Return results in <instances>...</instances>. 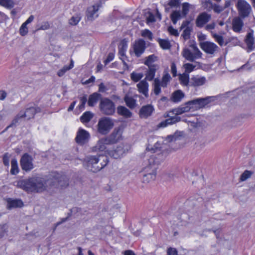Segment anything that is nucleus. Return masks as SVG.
<instances>
[{"mask_svg": "<svg viewBox=\"0 0 255 255\" xmlns=\"http://www.w3.org/2000/svg\"><path fill=\"white\" fill-rule=\"evenodd\" d=\"M14 184L17 188L27 192H40L46 190L48 185L56 188H63L68 185V179L66 175L59 173H53L46 179L40 177H34L20 180Z\"/></svg>", "mask_w": 255, "mask_h": 255, "instance_id": "obj_1", "label": "nucleus"}, {"mask_svg": "<svg viewBox=\"0 0 255 255\" xmlns=\"http://www.w3.org/2000/svg\"><path fill=\"white\" fill-rule=\"evenodd\" d=\"M163 160V154L151 155L148 159V165L145 167L143 172L142 180L144 182L148 183L155 179L156 175V166Z\"/></svg>", "mask_w": 255, "mask_h": 255, "instance_id": "obj_2", "label": "nucleus"}, {"mask_svg": "<svg viewBox=\"0 0 255 255\" xmlns=\"http://www.w3.org/2000/svg\"><path fill=\"white\" fill-rule=\"evenodd\" d=\"M108 162L106 156H88L84 159V165L88 170L96 173L105 167Z\"/></svg>", "mask_w": 255, "mask_h": 255, "instance_id": "obj_3", "label": "nucleus"}, {"mask_svg": "<svg viewBox=\"0 0 255 255\" xmlns=\"http://www.w3.org/2000/svg\"><path fill=\"white\" fill-rule=\"evenodd\" d=\"M189 47L190 48H184L182 52V55L186 60L193 62L202 57V53L196 44H191Z\"/></svg>", "mask_w": 255, "mask_h": 255, "instance_id": "obj_4", "label": "nucleus"}, {"mask_svg": "<svg viewBox=\"0 0 255 255\" xmlns=\"http://www.w3.org/2000/svg\"><path fill=\"white\" fill-rule=\"evenodd\" d=\"M99 109L104 115H112L115 112V104L110 99L103 98L100 100Z\"/></svg>", "mask_w": 255, "mask_h": 255, "instance_id": "obj_5", "label": "nucleus"}, {"mask_svg": "<svg viewBox=\"0 0 255 255\" xmlns=\"http://www.w3.org/2000/svg\"><path fill=\"white\" fill-rule=\"evenodd\" d=\"M113 120L108 117L100 119L98 123L97 130L99 133L102 135L108 134L114 127Z\"/></svg>", "mask_w": 255, "mask_h": 255, "instance_id": "obj_6", "label": "nucleus"}, {"mask_svg": "<svg viewBox=\"0 0 255 255\" xmlns=\"http://www.w3.org/2000/svg\"><path fill=\"white\" fill-rule=\"evenodd\" d=\"M236 6L239 15L242 18H244L249 16L252 10V8L248 2L245 0H238Z\"/></svg>", "mask_w": 255, "mask_h": 255, "instance_id": "obj_7", "label": "nucleus"}, {"mask_svg": "<svg viewBox=\"0 0 255 255\" xmlns=\"http://www.w3.org/2000/svg\"><path fill=\"white\" fill-rule=\"evenodd\" d=\"M131 47L136 57H139L146 49L145 41L143 39L136 40L132 44Z\"/></svg>", "mask_w": 255, "mask_h": 255, "instance_id": "obj_8", "label": "nucleus"}, {"mask_svg": "<svg viewBox=\"0 0 255 255\" xmlns=\"http://www.w3.org/2000/svg\"><path fill=\"white\" fill-rule=\"evenodd\" d=\"M33 158L27 153H24L21 157L20 163L22 169L26 172L31 171L33 168Z\"/></svg>", "mask_w": 255, "mask_h": 255, "instance_id": "obj_9", "label": "nucleus"}, {"mask_svg": "<svg viewBox=\"0 0 255 255\" xmlns=\"http://www.w3.org/2000/svg\"><path fill=\"white\" fill-rule=\"evenodd\" d=\"M101 6V3H97L87 8L86 16L88 20L93 21L98 17V11Z\"/></svg>", "mask_w": 255, "mask_h": 255, "instance_id": "obj_10", "label": "nucleus"}, {"mask_svg": "<svg viewBox=\"0 0 255 255\" xmlns=\"http://www.w3.org/2000/svg\"><path fill=\"white\" fill-rule=\"evenodd\" d=\"M105 151L110 156L115 159H118L122 157L128 151V149H125L124 144H121L113 150H106Z\"/></svg>", "mask_w": 255, "mask_h": 255, "instance_id": "obj_11", "label": "nucleus"}, {"mask_svg": "<svg viewBox=\"0 0 255 255\" xmlns=\"http://www.w3.org/2000/svg\"><path fill=\"white\" fill-rule=\"evenodd\" d=\"M211 19V15L206 12H203L200 13L197 17L195 20V24L197 27L202 28Z\"/></svg>", "mask_w": 255, "mask_h": 255, "instance_id": "obj_12", "label": "nucleus"}, {"mask_svg": "<svg viewBox=\"0 0 255 255\" xmlns=\"http://www.w3.org/2000/svg\"><path fill=\"white\" fill-rule=\"evenodd\" d=\"M201 48L206 53L213 54L218 50V46L214 43L210 41H204L200 43Z\"/></svg>", "mask_w": 255, "mask_h": 255, "instance_id": "obj_13", "label": "nucleus"}, {"mask_svg": "<svg viewBox=\"0 0 255 255\" xmlns=\"http://www.w3.org/2000/svg\"><path fill=\"white\" fill-rule=\"evenodd\" d=\"M190 21H183L180 27V30L184 29L182 34V36L184 40H187L190 37L191 32L193 30V28L192 26L190 25Z\"/></svg>", "mask_w": 255, "mask_h": 255, "instance_id": "obj_14", "label": "nucleus"}, {"mask_svg": "<svg viewBox=\"0 0 255 255\" xmlns=\"http://www.w3.org/2000/svg\"><path fill=\"white\" fill-rule=\"evenodd\" d=\"M154 109L151 105L142 106L139 111V116L141 119H147L151 116Z\"/></svg>", "mask_w": 255, "mask_h": 255, "instance_id": "obj_15", "label": "nucleus"}, {"mask_svg": "<svg viewBox=\"0 0 255 255\" xmlns=\"http://www.w3.org/2000/svg\"><path fill=\"white\" fill-rule=\"evenodd\" d=\"M206 78L199 75L193 76L190 78V87H197L203 86L206 82Z\"/></svg>", "mask_w": 255, "mask_h": 255, "instance_id": "obj_16", "label": "nucleus"}, {"mask_svg": "<svg viewBox=\"0 0 255 255\" xmlns=\"http://www.w3.org/2000/svg\"><path fill=\"white\" fill-rule=\"evenodd\" d=\"M109 145H111V144H110L107 138H103L98 141L96 145L93 147L92 150L93 151H103L107 149V146Z\"/></svg>", "mask_w": 255, "mask_h": 255, "instance_id": "obj_17", "label": "nucleus"}, {"mask_svg": "<svg viewBox=\"0 0 255 255\" xmlns=\"http://www.w3.org/2000/svg\"><path fill=\"white\" fill-rule=\"evenodd\" d=\"M89 137V132L84 129H81L78 131L75 140L78 143L82 144L85 143Z\"/></svg>", "mask_w": 255, "mask_h": 255, "instance_id": "obj_18", "label": "nucleus"}, {"mask_svg": "<svg viewBox=\"0 0 255 255\" xmlns=\"http://www.w3.org/2000/svg\"><path fill=\"white\" fill-rule=\"evenodd\" d=\"M147 67L148 69L145 72L144 79L149 81H154L155 73L159 69V66L158 64H156Z\"/></svg>", "mask_w": 255, "mask_h": 255, "instance_id": "obj_19", "label": "nucleus"}, {"mask_svg": "<svg viewBox=\"0 0 255 255\" xmlns=\"http://www.w3.org/2000/svg\"><path fill=\"white\" fill-rule=\"evenodd\" d=\"M245 41L249 51H252L255 48V42L253 30H251L250 31L247 33Z\"/></svg>", "mask_w": 255, "mask_h": 255, "instance_id": "obj_20", "label": "nucleus"}, {"mask_svg": "<svg viewBox=\"0 0 255 255\" xmlns=\"http://www.w3.org/2000/svg\"><path fill=\"white\" fill-rule=\"evenodd\" d=\"M181 120V118L177 115L173 116L170 118H168L164 121L161 122L157 125V128H165L168 125L174 124Z\"/></svg>", "mask_w": 255, "mask_h": 255, "instance_id": "obj_21", "label": "nucleus"}, {"mask_svg": "<svg viewBox=\"0 0 255 255\" xmlns=\"http://www.w3.org/2000/svg\"><path fill=\"white\" fill-rule=\"evenodd\" d=\"M121 135L120 129H115L112 133L106 138L110 144H113L117 142L120 139Z\"/></svg>", "mask_w": 255, "mask_h": 255, "instance_id": "obj_22", "label": "nucleus"}, {"mask_svg": "<svg viewBox=\"0 0 255 255\" xmlns=\"http://www.w3.org/2000/svg\"><path fill=\"white\" fill-rule=\"evenodd\" d=\"M6 207L8 209L21 208L23 206V203L21 199H13L9 198L6 199Z\"/></svg>", "mask_w": 255, "mask_h": 255, "instance_id": "obj_23", "label": "nucleus"}, {"mask_svg": "<svg viewBox=\"0 0 255 255\" xmlns=\"http://www.w3.org/2000/svg\"><path fill=\"white\" fill-rule=\"evenodd\" d=\"M147 80L144 79L137 84V87L139 93L142 94L146 98L148 97V83Z\"/></svg>", "mask_w": 255, "mask_h": 255, "instance_id": "obj_24", "label": "nucleus"}, {"mask_svg": "<svg viewBox=\"0 0 255 255\" xmlns=\"http://www.w3.org/2000/svg\"><path fill=\"white\" fill-rule=\"evenodd\" d=\"M215 99V97L213 96H208L205 98H196V99L198 109H200L205 107L212 101H214Z\"/></svg>", "mask_w": 255, "mask_h": 255, "instance_id": "obj_25", "label": "nucleus"}, {"mask_svg": "<svg viewBox=\"0 0 255 255\" xmlns=\"http://www.w3.org/2000/svg\"><path fill=\"white\" fill-rule=\"evenodd\" d=\"M204 6L212 9L217 13H220L225 9L224 6L216 3H213L211 0H206L204 1Z\"/></svg>", "mask_w": 255, "mask_h": 255, "instance_id": "obj_26", "label": "nucleus"}, {"mask_svg": "<svg viewBox=\"0 0 255 255\" xmlns=\"http://www.w3.org/2000/svg\"><path fill=\"white\" fill-rule=\"evenodd\" d=\"M36 113V109L34 107H32L26 109L25 112L20 111L19 113V116L22 117V118H25L27 120H29L33 118Z\"/></svg>", "mask_w": 255, "mask_h": 255, "instance_id": "obj_27", "label": "nucleus"}, {"mask_svg": "<svg viewBox=\"0 0 255 255\" xmlns=\"http://www.w3.org/2000/svg\"><path fill=\"white\" fill-rule=\"evenodd\" d=\"M100 99H102V95L97 92L90 95L88 100V106L90 107L95 106Z\"/></svg>", "mask_w": 255, "mask_h": 255, "instance_id": "obj_28", "label": "nucleus"}, {"mask_svg": "<svg viewBox=\"0 0 255 255\" xmlns=\"http://www.w3.org/2000/svg\"><path fill=\"white\" fill-rule=\"evenodd\" d=\"M117 113L126 118H129L132 116V113L126 107L122 106L118 107Z\"/></svg>", "mask_w": 255, "mask_h": 255, "instance_id": "obj_29", "label": "nucleus"}, {"mask_svg": "<svg viewBox=\"0 0 255 255\" xmlns=\"http://www.w3.org/2000/svg\"><path fill=\"white\" fill-rule=\"evenodd\" d=\"M179 80L182 86L187 87H190V79L188 74L183 73L182 74H179Z\"/></svg>", "mask_w": 255, "mask_h": 255, "instance_id": "obj_30", "label": "nucleus"}, {"mask_svg": "<svg viewBox=\"0 0 255 255\" xmlns=\"http://www.w3.org/2000/svg\"><path fill=\"white\" fill-rule=\"evenodd\" d=\"M184 96V93L182 91L178 90L173 93L171 100L174 103H179Z\"/></svg>", "mask_w": 255, "mask_h": 255, "instance_id": "obj_31", "label": "nucleus"}, {"mask_svg": "<svg viewBox=\"0 0 255 255\" xmlns=\"http://www.w3.org/2000/svg\"><path fill=\"white\" fill-rule=\"evenodd\" d=\"M244 23L242 20L239 18H235L233 20V30L237 32H239L242 30Z\"/></svg>", "mask_w": 255, "mask_h": 255, "instance_id": "obj_32", "label": "nucleus"}, {"mask_svg": "<svg viewBox=\"0 0 255 255\" xmlns=\"http://www.w3.org/2000/svg\"><path fill=\"white\" fill-rule=\"evenodd\" d=\"M128 48V40L124 39L121 40L119 45V54L122 56H125L126 52Z\"/></svg>", "mask_w": 255, "mask_h": 255, "instance_id": "obj_33", "label": "nucleus"}, {"mask_svg": "<svg viewBox=\"0 0 255 255\" xmlns=\"http://www.w3.org/2000/svg\"><path fill=\"white\" fill-rule=\"evenodd\" d=\"M182 18L184 17L180 10H173L170 14L171 20L174 24H176L177 21Z\"/></svg>", "mask_w": 255, "mask_h": 255, "instance_id": "obj_34", "label": "nucleus"}, {"mask_svg": "<svg viewBox=\"0 0 255 255\" xmlns=\"http://www.w3.org/2000/svg\"><path fill=\"white\" fill-rule=\"evenodd\" d=\"M158 60V57L154 54L149 55L145 57V61L144 62V65L147 66H153V65H156L153 63Z\"/></svg>", "mask_w": 255, "mask_h": 255, "instance_id": "obj_35", "label": "nucleus"}, {"mask_svg": "<svg viewBox=\"0 0 255 255\" xmlns=\"http://www.w3.org/2000/svg\"><path fill=\"white\" fill-rule=\"evenodd\" d=\"M190 111H191L190 108H189V106L187 104V102L184 105H181L180 107L174 110V112L176 115H181Z\"/></svg>", "mask_w": 255, "mask_h": 255, "instance_id": "obj_36", "label": "nucleus"}, {"mask_svg": "<svg viewBox=\"0 0 255 255\" xmlns=\"http://www.w3.org/2000/svg\"><path fill=\"white\" fill-rule=\"evenodd\" d=\"M94 115L90 111L85 112L80 117V121L83 123H88L93 118Z\"/></svg>", "mask_w": 255, "mask_h": 255, "instance_id": "obj_37", "label": "nucleus"}, {"mask_svg": "<svg viewBox=\"0 0 255 255\" xmlns=\"http://www.w3.org/2000/svg\"><path fill=\"white\" fill-rule=\"evenodd\" d=\"M171 79V77L169 74L167 72L164 73L162 77L161 81H160L161 87L165 88L167 87L168 83Z\"/></svg>", "mask_w": 255, "mask_h": 255, "instance_id": "obj_38", "label": "nucleus"}, {"mask_svg": "<svg viewBox=\"0 0 255 255\" xmlns=\"http://www.w3.org/2000/svg\"><path fill=\"white\" fill-rule=\"evenodd\" d=\"M153 91L156 95H158L161 92L160 80L158 78H155L153 83Z\"/></svg>", "mask_w": 255, "mask_h": 255, "instance_id": "obj_39", "label": "nucleus"}, {"mask_svg": "<svg viewBox=\"0 0 255 255\" xmlns=\"http://www.w3.org/2000/svg\"><path fill=\"white\" fill-rule=\"evenodd\" d=\"M124 100L127 106L130 109H134L136 106V100L133 98L128 96H125Z\"/></svg>", "mask_w": 255, "mask_h": 255, "instance_id": "obj_40", "label": "nucleus"}, {"mask_svg": "<svg viewBox=\"0 0 255 255\" xmlns=\"http://www.w3.org/2000/svg\"><path fill=\"white\" fill-rule=\"evenodd\" d=\"M19 172L17 162L15 159H13L11 161L10 173L12 175H16Z\"/></svg>", "mask_w": 255, "mask_h": 255, "instance_id": "obj_41", "label": "nucleus"}, {"mask_svg": "<svg viewBox=\"0 0 255 255\" xmlns=\"http://www.w3.org/2000/svg\"><path fill=\"white\" fill-rule=\"evenodd\" d=\"M73 67H74V61L72 59H71L70 61V65L69 66H66V65L64 66L62 69H61L58 72V73H57L59 77L62 76L67 71L70 70Z\"/></svg>", "mask_w": 255, "mask_h": 255, "instance_id": "obj_42", "label": "nucleus"}, {"mask_svg": "<svg viewBox=\"0 0 255 255\" xmlns=\"http://www.w3.org/2000/svg\"><path fill=\"white\" fill-rule=\"evenodd\" d=\"M0 5L6 8L11 9L14 5L12 0H0Z\"/></svg>", "mask_w": 255, "mask_h": 255, "instance_id": "obj_43", "label": "nucleus"}, {"mask_svg": "<svg viewBox=\"0 0 255 255\" xmlns=\"http://www.w3.org/2000/svg\"><path fill=\"white\" fill-rule=\"evenodd\" d=\"M183 67L185 69L184 73H187L189 75V73L193 71L196 67V65L192 63H185L183 65Z\"/></svg>", "mask_w": 255, "mask_h": 255, "instance_id": "obj_44", "label": "nucleus"}, {"mask_svg": "<svg viewBox=\"0 0 255 255\" xmlns=\"http://www.w3.org/2000/svg\"><path fill=\"white\" fill-rule=\"evenodd\" d=\"M159 44L160 47L163 49H169L171 47V45L168 40L159 39Z\"/></svg>", "mask_w": 255, "mask_h": 255, "instance_id": "obj_45", "label": "nucleus"}, {"mask_svg": "<svg viewBox=\"0 0 255 255\" xmlns=\"http://www.w3.org/2000/svg\"><path fill=\"white\" fill-rule=\"evenodd\" d=\"M211 34L216 41L221 46H223L224 43V38L222 36L219 35L211 31Z\"/></svg>", "mask_w": 255, "mask_h": 255, "instance_id": "obj_46", "label": "nucleus"}, {"mask_svg": "<svg viewBox=\"0 0 255 255\" xmlns=\"http://www.w3.org/2000/svg\"><path fill=\"white\" fill-rule=\"evenodd\" d=\"M253 171L246 170L241 175L240 179L242 181H244L249 178L253 174Z\"/></svg>", "mask_w": 255, "mask_h": 255, "instance_id": "obj_47", "label": "nucleus"}, {"mask_svg": "<svg viewBox=\"0 0 255 255\" xmlns=\"http://www.w3.org/2000/svg\"><path fill=\"white\" fill-rule=\"evenodd\" d=\"M190 4L188 2H184L182 4V11L183 17H185L189 11Z\"/></svg>", "mask_w": 255, "mask_h": 255, "instance_id": "obj_48", "label": "nucleus"}, {"mask_svg": "<svg viewBox=\"0 0 255 255\" xmlns=\"http://www.w3.org/2000/svg\"><path fill=\"white\" fill-rule=\"evenodd\" d=\"M160 148V144L159 143H158V142H156L153 146H152L149 144L148 145V146L146 147V150L148 151H150L151 152H152L153 153H155V152L158 151V150L159 151Z\"/></svg>", "mask_w": 255, "mask_h": 255, "instance_id": "obj_49", "label": "nucleus"}, {"mask_svg": "<svg viewBox=\"0 0 255 255\" xmlns=\"http://www.w3.org/2000/svg\"><path fill=\"white\" fill-rule=\"evenodd\" d=\"M187 104L189 106L190 110L192 111H196L199 109L196 99L187 102Z\"/></svg>", "mask_w": 255, "mask_h": 255, "instance_id": "obj_50", "label": "nucleus"}, {"mask_svg": "<svg viewBox=\"0 0 255 255\" xmlns=\"http://www.w3.org/2000/svg\"><path fill=\"white\" fill-rule=\"evenodd\" d=\"M141 35L142 37L147 38L150 41L153 39L152 33L148 29H146L142 30Z\"/></svg>", "mask_w": 255, "mask_h": 255, "instance_id": "obj_51", "label": "nucleus"}, {"mask_svg": "<svg viewBox=\"0 0 255 255\" xmlns=\"http://www.w3.org/2000/svg\"><path fill=\"white\" fill-rule=\"evenodd\" d=\"M142 77L143 74L142 73H137L133 72L130 74L131 79L135 82L139 81Z\"/></svg>", "mask_w": 255, "mask_h": 255, "instance_id": "obj_52", "label": "nucleus"}, {"mask_svg": "<svg viewBox=\"0 0 255 255\" xmlns=\"http://www.w3.org/2000/svg\"><path fill=\"white\" fill-rule=\"evenodd\" d=\"M80 104L79 106V109L80 110L84 109L85 104L87 102V95H84L82 97H80Z\"/></svg>", "mask_w": 255, "mask_h": 255, "instance_id": "obj_53", "label": "nucleus"}, {"mask_svg": "<svg viewBox=\"0 0 255 255\" xmlns=\"http://www.w3.org/2000/svg\"><path fill=\"white\" fill-rule=\"evenodd\" d=\"M26 26L27 25L23 23L20 27L19 33L21 35L24 36L28 33V28Z\"/></svg>", "mask_w": 255, "mask_h": 255, "instance_id": "obj_54", "label": "nucleus"}, {"mask_svg": "<svg viewBox=\"0 0 255 255\" xmlns=\"http://www.w3.org/2000/svg\"><path fill=\"white\" fill-rule=\"evenodd\" d=\"M80 20V17L78 16H73L69 19V24L72 25H76Z\"/></svg>", "mask_w": 255, "mask_h": 255, "instance_id": "obj_55", "label": "nucleus"}, {"mask_svg": "<svg viewBox=\"0 0 255 255\" xmlns=\"http://www.w3.org/2000/svg\"><path fill=\"white\" fill-rule=\"evenodd\" d=\"M180 0H170L168 4L171 7H178L180 5Z\"/></svg>", "mask_w": 255, "mask_h": 255, "instance_id": "obj_56", "label": "nucleus"}, {"mask_svg": "<svg viewBox=\"0 0 255 255\" xmlns=\"http://www.w3.org/2000/svg\"><path fill=\"white\" fill-rule=\"evenodd\" d=\"M21 118H22V117L19 116L18 113L17 115L15 117V118L12 121L11 123L6 128L5 130H6L10 127H12L13 126H15L16 124L18 122L19 119Z\"/></svg>", "mask_w": 255, "mask_h": 255, "instance_id": "obj_57", "label": "nucleus"}, {"mask_svg": "<svg viewBox=\"0 0 255 255\" xmlns=\"http://www.w3.org/2000/svg\"><path fill=\"white\" fill-rule=\"evenodd\" d=\"M168 31L172 35L177 36L179 35L178 30L173 28V26H170L168 27Z\"/></svg>", "mask_w": 255, "mask_h": 255, "instance_id": "obj_58", "label": "nucleus"}, {"mask_svg": "<svg viewBox=\"0 0 255 255\" xmlns=\"http://www.w3.org/2000/svg\"><path fill=\"white\" fill-rule=\"evenodd\" d=\"M114 57H115V55H114V54L113 53H109L108 56H107V58H106V59L104 61V63L105 65H107L108 64L109 62H110L111 61H112L114 58Z\"/></svg>", "mask_w": 255, "mask_h": 255, "instance_id": "obj_59", "label": "nucleus"}, {"mask_svg": "<svg viewBox=\"0 0 255 255\" xmlns=\"http://www.w3.org/2000/svg\"><path fill=\"white\" fill-rule=\"evenodd\" d=\"M171 72L173 77H175L177 76L176 66L174 62L172 63L171 64Z\"/></svg>", "mask_w": 255, "mask_h": 255, "instance_id": "obj_60", "label": "nucleus"}, {"mask_svg": "<svg viewBox=\"0 0 255 255\" xmlns=\"http://www.w3.org/2000/svg\"><path fill=\"white\" fill-rule=\"evenodd\" d=\"M167 255H177L178 252L175 248H169L167 251Z\"/></svg>", "mask_w": 255, "mask_h": 255, "instance_id": "obj_61", "label": "nucleus"}, {"mask_svg": "<svg viewBox=\"0 0 255 255\" xmlns=\"http://www.w3.org/2000/svg\"><path fill=\"white\" fill-rule=\"evenodd\" d=\"M9 156L7 153L4 154L3 156V163L5 166H8L9 165Z\"/></svg>", "mask_w": 255, "mask_h": 255, "instance_id": "obj_62", "label": "nucleus"}, {"mask_svg": "<svg viewBox=\"0 0 255 255\" xmlns=\"http://www.w3.org/2000/svg\"><path fill=\"white\" fill-rule=\"evenodd\" d=\"M108 90V88L105 86L103 83H101L99 85L98 91L100 93L105 92Z\"/></svg>", "mask_w": 255, "mask_h": 255, "instance_id": "obj_63", "label": "nucleus"}, {"mask_svg": "<svg viewBox=\"0 0 255 255\" xmlns=\"http://www.w3.org/2000/svg\"><path fill=\"white\" fill-rule=\"evenodd\" d=\"M215 26H216V23L215 22H212V23H209L208 24H207L205 26V28L206 30L209 31V30L214 29L215 28Z\"/></svg>", "mask_w": 255, "mask_h": 255, "instance_id": "obj_64", "label": "nucleus"}]
</instances>
